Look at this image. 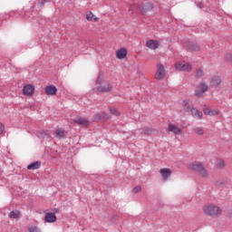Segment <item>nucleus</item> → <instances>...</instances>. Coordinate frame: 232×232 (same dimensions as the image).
I'll list each match as a JSON object with an SVG mask.
<instances>
[{
    "label": "nucleus",
    "instance_id": "obj_25",
    "mask_svg": "<svg viewBox=\"0 0 232 232\" xmlns=\"http://www.w3.org/2000/svg\"><path fill=\"white\" fill-rule=\"evenodd\" d=\"M41 168V163L39 161L31 163L27 166V169H39Z\"/></svg>",
    "mask_w": 232,
    "mask_h": 232
},
{
    "label": "nucleus",
    "instance_id": "obj_5",
    "mask_svg": "<svg viewBox=\"0 0 232 232\" xmlns=\"http://www.w3.org/2000/svg\"><path fill=\"white\" fill-rule=\"evenodd\" d=\"M174 68L177 72H186L189 73L193 70V65L188 62H178L175 63Z\"/></svg>",
    "mask_w": 232,
    "mask_h": 232
},
{
    "label": "nucleus",
    "instance_id": "obj_16",
    "mask_svg": "<svg viewBox=\"0 0 232 232\" xmlns=\"http://www.w3.org/2000/svg\"><path fill=\"white\" fill-rule=\"evenodd\" d=\"M147 48H150V50H157L159 48V41L157 40H149L146 43Z\"/></svg>",
    "mask_w": 232,
    "mask_h": 232
},
{
    "label": "nucleus",
    "instance_id": "obj_2",
    "mask_svg": "<svg viewBox=\"0 0 232 232\" xmlns=\"http://www.w3.org/2000/svg\"><path fill=\"white\" fill-rule=\"evenodd\" d=\"M132 8L141 14H147V12L153 10V4L148 1H139L133 4Z\"/></svg>",
    "mask_w": 232,
    "mask_h": 232
},
{
    "label": "nucleus",
    "instance_id": "obj_11",
    "mask_svg": "<svg viewBox=\"0 0 232 232\" xmlns=\"http://www.w3.org/2000/svg\"><path fill=\"white\" fill-rule=\"evenodd\" d=\"M181 106L184 111H187V113H189L195 108L189 100L183 101Z\"/></svg>",
    "mask_w": 232,
    "mask_h": 232
},
{
    "label": "nucleus",
    "instance_id": "obj_27",
    "mask_svg": "<svg viewBox=\"0 0 232 232\" xmlns=\"http://www.w3.org/2000/svg\"><path fill=\"white\" fill-rule=\"evenodd\" d=\"M194 133H196V135H200V136H202V135H204L205 130H204V129L201 128V127H196V128L194 129Z\"/></svg>",
    "mask_w": 232,
    "mask_h": 232
},
{
    "label": "nucleus",
    "instance_id": "obj_20",
    "mask_svg": "<svg viewBox=\"0 0 232 232\" xmlns=\"http://www.w3.org/2000/svg\"><path fill=\"white\" fill-rule=\"evenodd\" d=\"M57 217L55 216L54 213H46L45 214V222H56Z\"/></svg>",
    "mask_w": 232,
    "mask_h": 232
},
{
    "label": "nucleus",
    "instance_id": "obj_30",
    "mask_svg": "<svg viewBox=\"0 0 232 232\" xmlns=\"http://www.w3.org/2000/svg\"><path fill=\"white\" fill-rule=\"evenodd\" d=\"M28 232H41V228L35 226H32L28 228Z\"/></svg>",
    "mask_w": 232,
    "mask_h": 232
},
{
    "label": "nucleus",
    "instance_id": "obj_1",
    "mask_svg": "<svg viewBox=\"0 0 232 232\" xmlns=\"http://www.w3.org/2000/svg\"><path fill=\"white\" fill-rule=\"evenodd\" d=\"M202 213L211 218H218L222 215V208L214 203H207L202 207Z\"/></svg>",
    "mask_w": 232,
    "mask_h": 232
},
{
    "label": "nucleus",
    "instance_id": "obj_34",
    "mask_svg": "<svg viewBox=\"0 0 232 232\" xmlns=\"http://www.w3.org/2000/svg\"><path fill=\"white\" fill-rule=\"evenodd\" d=\"M226 61L232 63V53H227L225 57Z\"/></svg>",
    "mask_w": 232,
    "mask_h": 232
},
{
    "label": "nucleus",
    "instance_id": "obj_23",
    "mask_svg": "<svg viewBox=\"0 0 232 232\" xmlns=\"http://www.w3.org/2000/svg\"><path fill=\"white\" fill-rule=\"evenodd\" d=\"M194 75L196 79H202V77H204V69H201V68L196 69Z\"/></svg>",
    "mask_w": 232,
    "mask_h": 232
},
{
    "label": "nucleus",
    "instance_id": "obj_6",
    "mask_svg": "<svg viewBox=\"0 0 232 232\" xmlns=\"http://www.w3.org/2000/svg\"><path fill=\"white\" fill-rule=\"evenodd\" d=\"M166 77V69L162 65V63H158L156 66V73L154 75V78L156 81H162Z\"/></svg>",
    "mask_w": 232,
    "mask_h": 232
},
{
    "label": "nucleus",
    "instance_id": "obj_35",
    "mask_svg": "<svg viewBox=\"0 0 232 232\" xmlns=\"http://www.w3.org/2000/svg\"><path fill=\"white\" fill-rule=\"evenodd\" d=\"M3 131H5V125L3 123H0V135L3 134Z\"/></svg>",
    "mask_w": 232,
    "mask_h": 232
},
{
    "label": "nucleus",
    "instance_id": "obj_4",
    "mask_svg": "<svg viewBox=\"0 0 232 232\" xmlns=\"http://www.w3.org/2000/svg\"><path fill=\"white\" fill-rule=\"evenodd\" d=\"M209 91V85L206 82H200L194 90L195 97H204V94Z\"/></svg>",
    "mask_w": 232,
    "mask_h": 232
},
{
    "label": "nucleus",
    "instance_id": "obj_31",
    "mask_svg": "<svg viewBox=\"0 0 232 232\" xmlns=\"http://www.w3.org/2000/svg\"><path fill=\"white\" fill-rule=\"evenodd\" d=\"M211 111V108L204 105V107H203V113H204V115H209V111Z\"/></svg>",
    "mask_w": 232,
    "mask_h": 232
},
{
    "label": "nucleus",
    "instance_id": "obj_29",
    "mask_svg": "<svg viewBox=\"0 0 232 232\" xmlns=\"http://www.w3.org/2000/svg\"><path fill=\"white\" fill-rule=\"evenodd\" d=\"M220 113V111L218 109H210V111L208 112L209 117H215V115H218Z\"/></svg>",
    "mask_w": 232,
    "mask_h": 232
},
{
    "label": "nucleus",
    "instance_id": "obj_32",
    "mask_svg": "<svg viewBox=\"0 0 232 232\" xmlns=\"http://www.w3.org/2000/svg\"><path fill=\"white\" fill-rule=\"evenodd\" d=\"M141 191H142V187H140V186H137V187H135V188L132 189V193H135V194L140 193Z\"/></svg>",
    "mask_w": 232,
    "mask_h": 232
},
{
    "label": "nucleus",
    "instance_id": "obj_36",
    "mask_svg": "<svg viewBox=\"0 0 232 232\" xmlns=\"http://www.w3.org/2000/svg\"><path fill=\"white\" fill-rule=\"evenodd\" d=\"M148 135H150V132H147Z\"/></svg>",
    "mask_w": 232,
    "mask_h": 232
},
{
    "label": "nucleus",
    "instance_id": "obj_3",
    "mask_svg": "<svg viewBox=\"0 0 232 232\" xmlns=\"http://www.w3.org/2000/svg\"><path fill=\"white\" fill-rule=\"evenodd\" d=\"M111 83L106 80H102L101 76L98 77L96 81V92L99 93H106L111 92Z\"/></svg>",
    "mask_w": 232,
    "mask_h": 232
},
{
    "label": "nucleus",
    "instance_id": "obj_7",
    "mask_svg": "<svg viewBox=\"0 0 232 232\" xmlns=\"http://www.w3.org/2000/svg\"><path fill=\"white\" fill-rule=\"evenodd\" d=\"M168 131L169 133H173L174 135H182L184 133V130L181 128L173 123H169L168 125Z\"/></svg>",
    "mask_w": 232,
    "mask_h": 232
},
{
    "label": "nucleus",
    "instance_id": "obj_18",
    "mask_svg": "<svg viewBox=\"0 0 232 232\" xmlns=\"http://www.w3.org/2000/svg\"><path fill=\"white\" fill-rule=\"evenodd\" d=\"M46 95H55L57 93V88L53 85L45 87Z\"/></svg>",
    "mask_w": 232,
    "mask_h": 232
},
{
    "label": "nucleus",
    "instance_id": "obj_21",
    "mask_svg": "<svg viewBox=\"0 0 232 232\" xmlns=\"http://www.w3.org/2000/svg\"><path fill=\"white\" fill-rule=\"evenodd\" d=\"M198 173L199 177H201L202 179H209V172L204 166L202 169H199V171Z\"/></svg>",
    "mask_w": 232,
    "mask_h": 232
},
{
    "label": "nucleus",
    "instance_id": "obj_15",
    "mask_svg": "<svg viewBox=\"0 0 232 232\" xmlns=\"http://www.w3.org/2000/svg\"><path fill=\"white\" fill-rule=\"evenodd\" d=\"M76 124H79L80 126H84L85 128H88L90 126V121L86 118H78L73 121Z\"/></svg>",
    "mask_w": 232,
    "mask_h": 232
},
{
    "label": "nucleus",
    "instance_id": "obj_10",
    "mask_svg": "<svg viewBox=\"0 0 232 232\" xmlns=\"http://www.w3.org/2000/svg\"><path fill=\"white\" fill-rule=\"evenodd\" d=\"M203 167L204 165L202 162L198 161H192L188 166V169H191V171H196V173H198Z\"/></svg>",
    "mask_w": 232,
    "mask_h": 232
},
{
    "label": "nucleus",
    "instance_id": "obj_19",
    "mask_svg": "<svg viewBox=\"0 0 232 232\" xmlns=\"http://www.w3.org/2000/svg\"><path fill=\"white\" fill-rule=\"evenodd\" d=\"M57 139H63V137H66L68 132L64 129H56L54 131Z\"/></svg>",
    "mask_w": 232,
    "mask_h": 232
},
{
    "label": "nucleus",
    "instance_id": "obj_14",
    "mask_svg": "<svg viewBox=\"0 0 232 232\" xmlns=\"http://www.w3.org/2000/svg\"><path fill=\"white\" fill-rule=\"evenodd\" d=\"M127 55H128V51L126 50V48H121L116 51L117 59H120V60L126 59Z\"/></svg>",
    "mask_w": 232,
    "mask_h": 232
},
{
    "label": "nucleus",
    "instance_id": "obj_22",
    "mask_svg": "<svg viewBox=\"0 0 232 232\" xmlns=\"http://www.w3.org/2000/svg\"><path fill=\"white\" fill-rule=\"evenodd\" d=\"M215 168L217 169H223V168H226V161L224 160H217Z\"/></svg>",
    "mask_w": 232,
    "mask_h": 232
},
{
    "label": "nucleus",
    "instance_id": "obj_24",
    "mask_svg": "<svg viewBox=\"0 0 232 232\" xmlns=\"http://www.w3.org/2000/svg\"><path fill=\"white\" fill-rule=\"evenodd\" d=\"M109 111L111 115H114L115 117H121V111L115 107H110Z\"/></svg>",
    "mask_w": 232,
    "mask_h": 232
},
{
    "label": "nucleus",
    "instance_id": "obj_12",
    "mask_svg": "<svg viewBox=\"0 0 232 232\" xmlns=\"http://www.w3.org/2000/svg\"><path fill=\"white\" fill-rule=\"evenodd\" d=\"M85 19L91 23H99V17H97L92 11L86 13Z\"/></svg>",
    "mask_w": 232,
    "mask_h": 232
},
{
    "label": "nucleus",
    "instance_id": "obj_17",
    "mask_svg": "<svg viewBox=\"0 0 232 232\" xmlns=\"http://www.w3.org/2000/svg\"><path fill=\"white\" fill-rule=\"evenodd\" d=\"M210 83L212 84V86H215L216 88H218V86H220V84H222V79H220V76H213L211 78Z\"/></svg>",
    "mask_w": 232,
    "mask_h": 232
},
{
    "label": "nucleus",
    "instance_id": "obj_13",
    "mask_svg": "<svg viewBox=\"0 0 232 232\" xmlns=\"http://www.w3.org/2000/svg\"><path fill=\"white\" fill-rule=\"evenodd\" d=\"M189 113L191 117H193V119H198V121H200L203 117L202 111H198V109L195 107L191 110Z\"/></svg>",
    "mask_w": 232,
    "mask_h": 232
},
{
    "label": "nucleus",
    "instance_id": "obj_26",
    "mask_svg": "<svg viewBox=\"0 0 232 232\" xmlns=\"http://www.w3.org/2000/svg\"><path fill=\"white\" fill-rule=\"evenodd\" d=\"M19 210H13L9 213V218H19Z\"/></svg>",
    "mask_w": 232,
    "mask_h": 232
},
{
    "label": "nucleus",
    "instance_id": "obj_9",
    "mask_svg": "<svg viewBox=\"0 0 232 232\" xmlns=\"http://www.w3.org/2000/svg\"><path fill=\"white\" fill-rule=\"evenodd\" d=\"M173 171H171V169L163 168L160 169V175H161V179L163 182H166L170 177Z\"/></svg>",
    "mask_w": 232,
    "mask_h": 232
},
{
    "label": "nucleus",
    "instance_id": "obj_33",
    "mask_svg": "<svg viewBox=\"0 0 232 232\" xmlns=\"http://www.w3.org/2000/svg\"><path fill=\"white\" fill-rule=\"evenodd\" d=\"M102 117H104V113L96 114L94 116V121H101V119H102Z\"/></svg>",
    "mask_w": 232,
    "mask_h": 232
},
{
    "label": "nucleus",
    "instance_id": "obj_28",
    "mask_svg": "<svg viewBox=\"0 0 232 232\" xmlns=\"http://www.w3.org/2000/svg\"><path fill=\"white\" fill-rule=\"evenodd\" d=\"M189 50H190V52H199L200 47L197 44H192L189 46Z\"/></svg>",
    "mask_w": 232,
    "mask_h": 232
},
{
    "label": "nucleus",
    "instance_id": "obj_8",
    "mask_svg": "<svg viewBox=\"0 0 232 232\" xmlns=\"http://www.w3.org/2000/svg\"><path fill=\"white\" fill-rule=\"evenodd\" d=\"M35 93V87L33 84H26L23 87V94L26 97H32Z\"/></svg>",
    "mask_w": 232,
    "mask_h": 232
}]
</instances>
